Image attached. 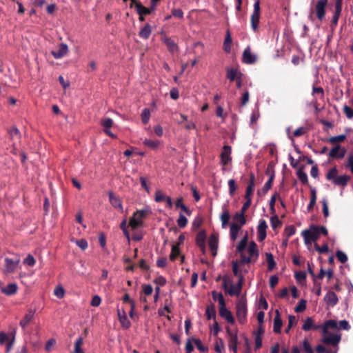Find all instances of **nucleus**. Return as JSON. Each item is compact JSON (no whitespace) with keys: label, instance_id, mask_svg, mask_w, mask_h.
Masks as SVG:
<instances>
[{"label":"nucleus","instance_id":"nucleus-1","mask_svg":"<svg viewBox=\"0 0 353 353\" xmlns=\"http://www.w3.org/2000/svg\"><path fill=\"white\" fill-rule=\"evenodd\" d=\"M247 253V255L245 254V252L242 253L239 259L232 261V268H234V267L236 268L239 263L248 264L250 263H255L257 261L259 256V252L257 248V245L254 241H251L248 244Z\"/></svg>","mask_w":353,"mask_h":353},{"label":"nucleus","instance_id":"nucleus-2","mask_svg":"<svg viewBox=\"0 0 353 353\" xmlns=\"http://www.w3.org/2000/svg\"><path fill=\"white\" fill-rule=\"evenodd\" d=\"M337 327V321L335 320H328L326 321L323 325H316L314 320L312 317H307L302 325V330L305 332L310 331L311 330H317L321 329L323 334H325L327 333V330L329 328H336Z\"/></svg>","mask_w":353,"mask_h":353},{"label":"nucleus","instance_id":"nucleus-3","mask_svg":"<svg viewBox=\"0 0 353 353\" xmlns=\"http://www.w3.org/2000/svg\"><path fill=\"white\" fill-rule=\"evenodd\" d=\"M232 272L234 274L238 277L237 283L236 284H231L230 288H228L227 281L226 280H224L223 283V288L230 296H239L241 292L244 279L243 276L241 275L240 272L237 271L236 267H234V268H232Z\"/></svg>","mask_w":353,"mask_h":353},{"label":"nucleus","instance_id":"nucleus-4","mask_svg":"<svg viewBox=\"0 0 353 353\" xmlns=\"http://www.w3.org/2000/svg\"><path fill=\"white\" fill-rule=\"evenodd\" d=\"M350 176L346 174L338 175V170L336 167L331 168L326 174V179L332 182L335 185L339 186L343 189L347 185L350 181Z\"/></svg>","mask_w":353,"mask_h":353},{"label":"nucleus","instance_id":"nucleus-5","mask_svg":"<svg viewBox=\"0 0 353 353\" xmlns=\"http://www.w3.org/2000/svg\"><path fill=\"white\" fill-rule=\"evenodd\" d=\"M150 212V210L148 208L137 210L135 212H134L132 216L130 218L129 225L132 229H136L142 226L144 219Z\"/></svg>","mask_w":353,"mask_h":353},{"label":"nucleus","instance_id":"nucleus-6","mask_svg":"<svg viewBox=\"0 0 353 353\" xmlns=\"http://www.w3.org/2000/svg\"><path fill=\"white\" fill-rule=\"evenodd\" d=\"M327 4L328 0H312L311 2L316 17L320 21L325 19Z\"/></svg>","mask_w":353,"mask_h":353},{"label":"nucleus","instance_id":"nucleus-7","mask_svg":"<svg viewBox=\"0 0 353 353\" xmlns=\"http://www.w3.org/2000/svg\"><path fill=\"white\" fill-rule=\"evenodd\" d=\"M236 315L241 324H245L247 321V302L246 299H241L236 303Z\"/></svg>","mask_w":353,"mask_h":353},{"label":"nucleus","instance_id":"nucleus-8","mask_svg":"<svg viewBox=\"0 0 353 353\" xmlns=\"http://www.w3.org/2000/svg\"><path fill=\"white\" fill-rule=\"evenodd\" d=\"M219 314L228 323L234 325L235 323V319L231 312L226 306L225 301L223 296H219Z\"/></svg>","mask_w":353,"mask_h":353},{"label":"nucleus","instance_id":"nucleus-9","mask_svg":"<svg viewBox=\"0 0 353 353\" xmlns=\"http://www.w3.org/2000/svg\"><path fill=\"white\" fill-rule=\"evenodd\" d=\"M260 1L259 0H255L253 6V12L251 14V28L254 32H258V28L260 22Z\"/></svg>","mask_w":353,"mask_h":353},{"label":"nucleus","instance_id":"nucleus-10","mask_svg":"<svg viewBox=\"0 0 353 353\" xmlns=\"http://www.w3.org/2000/svg\"><path fill=\"white\" fill-rule=\"evenodd\" d=\"M226 333L228 336V348L233 353L237 352V347L239 343L237 330H232L229 327L225 328Z\"/></svg>","mask_w":353,"mask_h":353},{"label":"nucleus","instance_id":"nucleus-11","mask_svg":"<svg viewBox=\"0 0 353 353\" xmlns=\"http://www.w3.org/2000/svg\"><path fill=\"white\" fill-rule=\"evenodd\" d=\"M341 339L340 334L327 333L323 334L322 339L323 343L327 345H332L333 346H338Z\"/></svg>","mask_w":353,"mask_h":353},{"label":"nucleus","instance_id":"nucleus-12","mask_svg":"<svg viewBox=\"0 0 353 353\" xmlns=\"http://www.w3.org/2000/svg\"><path fill=\"white\" fill-rule=\"evenodd\" d=\"M232 148L230 145H224L223 147L220 157V163L223 165H226L232 161Z\"/></svg>","mask_w":353,"mask_h":353},{"label":"nucleus","instance_id":"nucleus-13","mask_svg":"<svg viewBox=\"0 0 353 353\" xmlns=\"http://www.w3.org/2000/svg\"><path fill=\"white\" fill-rule=\"evenodd\" d=\"M117 315L121 327L125 330L128 329L131 325V323L127 316V314L125 310L118 307Z\"/></svg>","mask_w":353,"mask_h":353},{"label":"nucleus","instance_id":"nucleus-14","mask_svg":"<svg viewBox=\"0 0 353 353\" xmlns=\"http://www.w3.org/2000/svg\"><path fill=\"white\" fill-rule=\"evenodd\" d=\"M346 152L347 150L345 148H342L340 145L337 144L330 150L329 157L331 158L343 159Z\"/></svg>","mask_w":353,"mask_h":353},{"label":"nucleus","instance_id":"nucleus-15","mask_svg":"<svg viewBox=\"0 0 353 353\" xmlns=\"http://www.w3.org/2000/svg\"><path fill=\"white\" fill-rule=\"evenodd\" d=\"M20 262L19 259H12L10 258L5 259V271L7 273H13Z\"/></svg>","mask_w":353,"mask_h":353},{"label":"nucleus","instance_id":"nucleus-16","mask_svg":"<svg viewBox=\"0 0 353 353\" xmlns=\"http://www.w3.org/2000/svg\"><path fill=\"white\" fill-rule=\"evenodd\" d=\"M268 224L264 219H260L257 226V234L259 241H263L267 236L266 230Z\"/></svg>","mask_w":353,"mask_h":353},{"label":"nucleus","instance_id":"nucleus-17","mask_svg":"<svg viewBox=\"0 0 353 353\" xmlns=\"http://www.w3.org/2000/svg\"><path fill=\"white\" fill-rule=\"evenodd\" d=\"M161 39L170 52L173 53L178 50V46L174 41L167 37L164 33L161 34Z\"/></svg>","mask_w":353,"mask_h":353},{"label":"nucleus","instance_id":"nucleus-18","mask_svg":"<svg viewBox=\"0 0 353 353\" xmlns=\"http://www.w3.org/2000/svg\"><path fill=\"white\" fill-rule=\"evenodd\" d=\"M230 219V214L229 210L228 208V205H227V204H224L222 206V212L220 215V220L221 221L222 228H227Z\"/></svg>","mask_w":353,"mask_h":353},{"label":"nucleus","instance_id":"nucleus-19","mask_svg":"<svg viewBox=\"0 0 353 353\" xmlns=\"http://www.w3.org/2000/svg\"><path fill=\"white\" fill-rule=\"evenodd\" d=\"M135 4V9L139 15L150 14L155 10V8L151 6V8H146L143 6L139 1L132 0Z\"/></svg>","mask_w":353,"mask_h":353},{"label":"nucleus","instance_id":"nucleus-20","mask_svg":"<svg viewBox=\"0 0 353 353\" xmlns=\"http://www.w3.org/2000/svg\"><path fill=\"white\" fill-rule=\"evenodd\" d=\"M68 52V46L64 43H61L58 50L52 51L51 54L54 58L59 59L65 56Z\"/></svg>","mask_w":353,"mask_h":353},{"label":"nucleus","instance_id":"nucleus-21","mask_svg":"<svg viewBox=\"0 0 353 353\" xmlns=\"http://www.w3.org/2000/svg\"><path fill=\"white\" fill-rule=\"evenodd\" d=\"M208 244L213 256H216L219 246V236L216 234H212L208 240Z\"/></svg>","mask_w":353,"mask_h":353},{"label":"nucleus","instance_id":"nucleus-22","mask_svg":"<svg viewBox=\"0 0 353 353\" xmlns=\"http://www.w3.org/2000/svg\"><path fill=\"white\" fill-rule=\"evenodd\" d=\"M243 62L247 64H252L256 62V55L252 54L250 47L248 46L243 52Z\"/></svg>","mask_w":353,"mask_h":353},{"label":"nucleus","instance_id":"nucleus-23","mask_svg":"<svg viewBox=\"0 0 353 353\" xmlns=\"http://www.w3.org/2000/svg\"><path fill=\"white\" fill-rule=\"evenodd\" d=\"M324 301L327 306L334 307L339 301V299L335 292L329 291L324 296Z\"/></svg>","mask_w":353,"mask_h":353},{"label":"nucleus","instance_id":"nucleus-24","mask_svg":"<svg viewBox=\"0 0 353 353\" xmlns=\"http://www.w3.org/2000/svg\"><path fill=\"white\" fill-rule=\"evenodd\" d=\"M206 234L204 230L200 231L196 236V243L200 248L203 253L205 252Z\"/></svg>","mask_w":353,"mask_h":353},{"label":"nucleus","instance_id":"nucleus-25","mask_svg":"<svg viewBox=\"0 0 353 353\" xmlns=\"http://www.w3.org/2000/svg\"><path fill=\"white\" fill-rule=\"evenodd\" d=\"M12 338L10 341H9V337L8 334L3 332H0V344L3 345L6 343H7V350L8 351L11 348L13 345L15 336V331L12 332Z\"/></svg>","mask_w":353,"mask_h":353},{"label":"nucleus","instance_id":"nucleus-26","mask_svg":"<svg viewBox=\"0 0 353 353\" xmlns=\"http://www.w3.org/2000/svg\"><path fill=\"white\" fill-rule=\"evenodd\" d=\"M109 201L111 205L116 209H119L121 212L123 211V205L121 199L116 196L113 192H110L108 193Z\"/></svg>","mask_w":353,"mask_h":353},{"label":"nucleus","instance_id":"nucleus-27","mask_svg":"<svg viewBox=\"0 0 353 353\" xmlns=\"http://www.w3.org/2000/svg\"><path fill=\"white\" fill-rule=\"evenodd\" d=\"M34 314V310H29L28 312L25 314V316L19 323L20 326L23 329H25L29 325L30 321L33 319Z\"/></svg>","mask_w":353,"mask_h":353},{"label":"nucleus","instance_id":"nucleus-28","mask_svg":"<svg viewBox=\"0 0 353 353\" xmlns=\"http://www.w3.org/2000/svg\"><path fill=\"white\" fill-rule=\"evenodd\" d=\"M226 70V78L231 82L238 79L239 77H242V73L236 68H227Z\"/></svg>","mask_w":353,"mask_h":353},{"label":"nucleus","instance_id":"nucleus-29","mask_svg":"<svg viewBox=\"0 0 353 353\" xmlns=\"http://www.w3.org/2000/svg\"><path fill=\"white\" fill-rule=\"evenodd\" d=\"M17 290L18 286L14 283H9L6 287L1 288V292L7 296L15 294L17 292Z\"/></svg>","mask_w":353,"mask_h":353},{"label":"nucleus","instance_id":"nucleus-30","mask_svg":"<svg viewBox=\"0 0 353 353\" xmlns=\"http://www.w3.org/2000/svg\"><path fill=\"white\" fill-rule=\"evenodd\" d=\"M254 179H255L254 174L253 173H250V181H249L248 185L247 186L246 192H245V199H252L251 196L253 194V192L254 190V186H255Z\"/></svg>","mask_w":353,"mask_h":353},{"label":"nucleus","instance_id":"nucleus-31","mask_svg":"<svg viewBox=\"0 0 353 353\" xmlns=\"http://www.w3.org/2000/svg\"><path fill=\"white\" fill-rule=\"evenodd\" d=\"M241 228L242 227H241V225L234 223H231L230 225V238L232 241L234 242L236 240Z\"/></svg>","mask_w":353,"mask_h":353},{"label":"nucleus","instance_id":"nucleus-32","mask_svg":"<svg viewBox=\"0 0 353 353\" xmlns=\"http://www.w3.org/2000/svg\"><path fill=\"white\" fill-rule=\"evenodd\" d=\"M341 12H342V6H334V10L333 12V14H332V22H331V26L332 28H334L337 26L339 19L341 14Z\"/></svg>","mask_w":353,"mask_h":353},{"label":"nucleus","instance_id":"nucleus-33","mask_svg":"<svg viewBox=\"0 0 353 353\" xmlns=\"http://www.w3.org/2000/svg\"><path fill=\"white\" fill-rule=\"evenodd\" d=\"M283 321L281 319L280 314L278 310H276V315L274 319L273 331L274 333L279 334L281 332Z\"/></svg>","mask_w":353,"mask_h":353},{"label":"nucleus","instance_id":"nucleus-34","mask_svg":"<svg viewBox=\"0 0 353 353\" xmlns=\"http://www.w3.org/2000/svg\"><path fill=\"white\" fill-rule=\"evenodd\" d=\"M152 31V27L149 24L146 23L143 28L140 29L139 36L144 39H148Z\"/></svg>","mask_w":353,"mask_h":353},{"label":"nucleus","instance_id":"nucleus-35","mask_svg":"<svg viewBox=\"0 0 353 353\" xmlns=\"http://www.w3.org/2000/svg\"><path fill=\"white\" fill-rule=\"evenodd\" d=\"M233 220L234 221L233 223L241 225V227H243L246 223L245 214L240 212H237L234 214Z\"/></svg>","mask_w":353,"mask_h":353},{"label":"nucleus","instance_id":"nucleus-36","mask_svg":"<svg viewBox=\"0 0 353 353\" xmlns=\"http://www.w3.org/2000/svg\"><path fill=\"white\" fill-rule=\"evenodd\" d=\"M307 230L309 232L308 234H310V239H312L314 242L316 241L320 236V232L318 226L311 225L310 229Z\"/></svg>","mask_w":353,"mask_h":353},{"label":"nucleus","instance_id":"nucleus-37","mask_svg":"<svg viewBox=\"0 0 353 353\" xmlns=\"http://www.w3.org/2000/svg\"><path fill=\"white\" fill-rule=\"evenodd\" d=\"M248 244V234L246 233L243 238L239 241L236 248V252L240 254V256L242 253L245 252V247Z\"/></svg>","mask_w":353,"mask_h":353},{"label":"nucleus","instance_id":"nucleus-38","mask_svg":"<svg viewBox=\"0 0 353 353\" xmlns=\"http://www.w3.org/2000/svg\"><path fill=\"white\" fill-rule=\"evenodd\" d=\"M205 316L208 320L216 319V309L214 304L208 305L205 309Z\"/></svg>","mask_w":353,"mask_h":353},{"label":"nucleus","instance_id":"nucleus-39","mask_svg":"<svg viewBox=\"0 0 353 353\" xmlns=\"http://www.w3.org/2000/svg\"><path fill=\"white\" fill-rule=\"evenodd\" d=\"M294 277L297 283L304 285L306 282L307 274L305 272L299 271L295 272Z\"/></svg>","mask_w":353,"mask_h":353},{"label":"nucleus","instance_id":"nucleus-40","mask_svg":"<svg viewBox=\"0 0 353 353\" xmlns=\"http://www.w3.org/2000/svg\"><path fill=\"white\" fill-rule=\"evenodd\" d=\"M143 144L152 150H155L159 147L161 141L159 140L145 139L143 141Z\"/></svg>","mask_w":353,"mask_h":353},{"label":"nucleus","instance_id":"nucleus-41","mask_svg":"<svg viewBox=\"0 0 353 353\" xmlns=\"http://www.w3.org/2000/svg\"><path fill=\"white\" fill-rule=\"evenodd\" d=\"M265 256L268 263V269L269 271H272L276 266V262L274 261V256L272 253L270 252H267Z\"/></svg>","mask_w":353,"mask_h":353},{"label":"nucleus","instance_id":"nucleus-42","mask_svg":"<svg viewBox=\"0 0 353 353\" xmlns=\"http://www.w3.org/2000/svg\"><path fill=\"white\" fill-rule=\"evenodd\" d=\"M175 205H176V207L177 208H181L188 216L191 215V211L183 203V198L182 197H179V198H178L176 199V201L175 202Z\"/></svg>","mask_w":353,"mask_h":353},{"label":"nucleus","instance_id":"nucleus-43","mask_svg":"<svg viewBox=\"0 0 353 353\" xmlns=\"http://www.w3.org/2000/svg\"><path fill=\"white\" fill-rule=\"evenodd\" d=\"M225 350V345L223 340L221 338H219L214 343V351L217 353H223Z\"/></svg>","mask_w":353,"mask_h":353},{"label":"nucleus","instance_id":"nucleus-44","mask_svg":"<svg viewBox=\"0 0 353 353\" xmlns=\"http://www.w3.org/2000/svg\"><path fill=\"white\" fill-rule=\"evenodd\" d=\"M232 38L229 31L227 32L226 37L223 43V48L226 52H230L231 50Z\"/></svg>","mask_w":353,"mask_h":353},{"label":"nucleus","instance_id":"nucleus-45","mask_svg":"<svg viewBox=\"0 0 353 353\" xmlns=\"http://www.w3.org/2000/svg\"><path fill=\"white\" fill-rule=\"evenodd\" d=\"M346 139L345 134H340L338 136L331 137L328 139V142L331 144H336L338 143L343 142Z\"/></svg>","mask_w":353,"mask_h":353},{"label":"nucleus","instance_id":"nucleus-46","mask_svg":"<svg viewBox=\"0 0 353 353\" xmlns=\"http://www.w3.org/2000/svg\"><path fill=\"white\" fill-rule=\"evenodd\" d=\"M197 349L203 353L207 352L208 351V347L204 345L202 341L199 339H192Z\"/></svg>","mask_w":353,"mask_h":353},{"label":"nucleus","instance_id":"nucleus-47","mask_svg":"<svg viewBox=\"0 0 353 353\" xmlns=\"http://www.w3.org/2000/svg\"><path fill=\"white\" fill-rule=\"evenodd\" d=\"M141 121L143 124H147L150 118V111L148 108H144L141 114Z\"/></svg>","mask_w":353,"mask_h":353},{"label":"nucleus","instance_id":"nucleus-48","mask_svg":"<svg viewBox=\"0 0 353 353\" xmlns=\"http://www.w3.org/2000/svg\"><path fill=\"white\" fill-rule=\"evenodd\" d=\"M176 222L180 228H183L188 224V219L182 213H179Z\"/></svg>","mask_w":353,"mask_h":353},{"label":"nucleus","instance_id":"nucleus-49","mask_svg":"<svg viewBox=\"0 0 353 353\" xmlns=\"http://www.w3.org/2000/svg\"><path fill=\"white\" fill-rule=\"evenodd\" d=\"M9 134L12 139L19 140L21 139V133L19 129L16 127L12 128L9 130Z\"/></svg>","mask_w":353,"mask_h":353},{"label":"nucleus","instance_id":"nucleus-50","mask_svg":"<svg viewBox=\"0 0 353 353\" xmlns=\"http://www.w3.org/2000/svg\"><path fill=\"white\" fill-rule=\"evenodd\" d=\"M331 330H335V328H330ZM350 329V325L347 321L342 320L340 321L339 324L337 323V327L336 330H349Z\"/></svg>","mask_w":353,"mask_h":353},{"label":"nucleus","instance_id":"nucleus-51","mask_svg":"<svg viewBox=\"0 0 353 353\" xmlns=\"http://www.w3.org/2000/svg\"><path fill=\"white\" fill-rule=\"evenodd\" d=\"M113 120L109 117L104 118L101 121V125L103 129L111 128L113 125Z\"/></svg>","mask_w":353,"mask_h":353},{"label":"nucleus","instance_id":"nucleus-52","mask_svg":"<svg viewBox=\"0 0 353 353\" xmlns=\"http://www.w3.org/2000/svg\"><path fill=\"white\" fill-rule=\"evenodd\" d=\"M179 248L178 245H174L172 247L171 253L170 255V259L171 261H174L176 257L179 255Z\"/></svg>","mask_w":353,"mask_h":353},{"label":"nucleus","instance_id":"nucleus-53","mask_svg":"<svg viewBox=\"0 0 353 353\" xmlns=\"http://www.w3.org/2000/svg\"><path fill=\"white\" fill-rule=\"evenodd\" d=\"M167 196L161 190H157L154 194V200L156 202H161L165 201Z\"/></svg>","mask_w":353,"mask_h":353},{"label":"nucleus","instance_id":"nucleus-54","mask_svg":"<svg viewBox=\"0 0 353 353\" xmlns=\"http://www.w3.org/2000/svg\"><path fill=\"white\" fill-rule=\"evenodd\" d=\"M270 224L273 230L281 225V223L277 215L272 216L270 218Z\"/></svg>","mask_w":353,"mask_h":353},{"label":"nucleus","instance_id":"nucleus-55","mask_svg":"<svg viewBox=\"0 0 353 353\" xmlns=\"http://www.w3.org/2000/svg\"><path fill=\"white\" fill-rule=\"evenodd\" d=\"M54 294L59 299H62L65 295V290L61 285H58L54 288Z\"/></svg>","mask_w":353,"mask_h":353},{"label":"nucleus","instance_id":"nucleus-56","mask_svg":"<svg viewBox=\"0 0 353 353\" xmlns=\"http://www.w3.org/2000/svg\"><path fill=\"white\" fill-rule=\"evenodd\" d=\"M306 308V301L304 299H301L299 301L297 305L294 308V311L296 312H301L304 311Z\"/></svg>","mask_w":353,"mask_h":353},{"label":"nucleus","instance_id":"nucleus-57","mask_svg":"<svg viewBox=\"0 0 353 353\" xmlns=\"http://www.w3.org/2000/svg\"><path fill=\"white\" fill-rule=\"evenodd\" d=\"M229 194L230 196L234 195L236 190V181L234 179H231L228 181Z\"/></svg>","mask_w":353,"mask_h":353},{"label":"nucleus","instance_id":"nucleus-58","mask_svg":"<svg viewBox=\"0 0 353 353\" xmlns=\"http://www.w3.org/2000/svg\"><path fill=\"white\" fill-rule=\"evenodd\" d=\"M82 343H83L82 338L79 337L75 341L74 353H84L83 350L81 348Z\"/></svg>","mask_w":353,"mask_h":353},{"label":"nucleus","instance_id":"nucleus-59","mask_svg":"<svg viewBox=\"0 0 353 353\" xmlns=\"http://www.w3.org/2000/svg\"><path fill=\"white\" fill-rule=\"evenodd\" d=\"M274 174H272L269 179L265 182V183L264 184L263 188H262V190L264 193H266L268 192V191L272 188V181L274 180Z\"/></svg>","mask_w":353,"mask_h":353},{"label":"nucleus","instance_id":"nucleus-60","mask_svg":"<svg viewBox=\"0 0 353 353\" xmlns=\"http://www.w3.org/2000/svg\"><path fill=\"white\" fill-rule=\"evenodd\" d=\"M297 176L302 183L306 184L307 183V181H308L307 175L303 170H298Z\"/></svg>","mask_w":353,"mask_h":353},{"label":"nucleus","instance_id":"nucleus-61","mask_svg":"<svg viewBox=\"0 0 353 353\" xmlns=\"http://www.w3.org/2000/svg\"><path fill=\"white\" fill-rule=\"evenodd\" d=\"M337 259L342 263H345L347 261V256L345 252L338 250L336 253Z\"/></svg>","mask_w":353,"mask_h":353},{"label":"nucleus","instance_id":"nucleus-62","mask_svg":"<svg viewBox=\"0 0 353 353\" xmlns=\"http://www.w3.org/2000/svg\"><path fill=\"white\" fill-rule=\"evenodd\" d=\"M303 350L305 353H314L313 350L307 339H304L303 341Z\"/></svg>","mask_w":353,"mask_h":353},{"label":"nucleus","instance_id":"nucleus-63","mask_svg":"<svg viewBox=\"0 0 353 353\" xmlns=\"http://www.w3.org/2000/svg\"><path fill=\"white\" fill-rule=\"evenodd\" d=\"M75 243L78 245L82 250H85L88 248V244L85 239H81L75 241Z\"/></svg>","mask_w":353,"mask_h":353},{"label":"nucleus","instance_id":"nucleus-64","mask_svg":"<svg viewBox=\"0 0 353 353\" xmlns=\"http://www.w3.org/2000/svg\"><path fill=\"white\" fill-rule=\"evenodd\" d=\"M285 233L288 239L296 233V228L294 225H291L285 228Z\"/></svg>","mask_w":353,"mask_h":353}]
</instances>
